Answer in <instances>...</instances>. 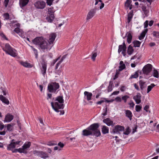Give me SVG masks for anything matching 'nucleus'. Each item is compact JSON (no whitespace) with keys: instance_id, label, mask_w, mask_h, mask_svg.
<instances>
[{"instance_id":"obj_1","label":"nucleus","mask_w":159,"mask_h":159,"mask_svg":"<svg viewBox=\"0 0 159 159\" xmlns=\"http://www.w3.org/2000/svg\"><path fill=\"white\" fill-rule=\"evenodd\" d=\"M32 42L34 44L38 46L40 50L44 52L50 50L52 48L48 42V40L43 36L35 38L32 40Z\"/></svg>"},{"instance_id":"obj_2","label":"nucleus","mask_w":159,"mask_h":159,"mask_svg":"<svg viewBox=\"0 0 159 159\" xmlns=\"http://www.w3.org/2000/svg\"><path fill=\"white\" fill-rule=\"evenodd\" d=\"M55 102H51V104L52 108L57 112H59V109H63L64 107L63 104L64 100L62 96H59L57 97Z\"/></svg>"},{"instance_id":"obj_3","label":"nucleus","mask_w":159,"mask_h":159,"mask_svg":"<svg viewBox=\"0 0 159 159\" xmlns=\"http://www.w3.org/2000/svg\"><path fill=\"white\" fill-rule=\"evenodd\" d=\"M99 126V125L98 123H94L91 125L87 128V129L92 132L93 136L96 137H98L101 135L100 131L98 129Z\"/></svg>"},{"instance_id":"obj_4","label":"nucleus","mask_w":159,"mask_h":159,"mask_svg":"<svg viewBox=\"0 0 159 159\" xmlns=\"http://www.w3.org/2000/svg\"><path fill=\"white\" fill-rule=\"evenodd\" d=\"M3 50L7 54L12 57H15L17 56L16 50L13 49L8 43L5 44V47L3 48Z\"/></svg>"},{"instance_id":"obj_5","label":"nucleus","mask_w":159,"mask_h":159,"mask_svg":"<svg viewBox=\"0 0 159 159\" xmlns=\"http://www.w3.org/2000/svg\"><path fill=\"white\" fill-rule=\"evenodd\" d=\"M59 88L58 83L52 82L48 84V89L49 91L51 93H55L56 90Z\"/></svg>"},{"instance_id":"obj_6","label":"nucleus","mask_w":159,"mask_h":159,"mask_svg":"<svg viewBox=\"0 0 159 159\" xmlns=\"http://www.w3.org/2000/svg\"><path fill=\"white\" fill-rule=\"evenodd\" d=\"M33 154L34 156H37L41 158L46 159L49 157V156L48 153L46 152L43 151H39L34 150L33 151Z\"/></svg>"},{"instance_id":"obj_7","label":"nucleus","mask_w":159,"mask_h":159,"mask_svg":"<svg viewBox=\"0 0 159 159\" xmlns=\"http://www.w3.org/2000/svg\"><path fill=\"white\" fill-rule=\"evenodd\" d=\"M152 69V66L151 64H148L143 67L142 71L143 73L146 75H149Z\"/></svg>"},{"instance_id":"obj_8","label":"nucleus","mask_w":159,"mask_h":159,"mask_svg":"<svg viewBox=\"0 0 159 159\" xmlns=\"http://www.w3.org/2000/svg\"><path fill=\"white\" fill-rule=\"evenodd\" d=\"M35 7L37 9H43L45 7V2L42 0L37 1L34 4Z\"/></svg>"},{"instance_id":"obj_9","label":"nucleus","mask_w":159,"mask_h":159,"mask_svg":"<svg viewBox=\"0 0 159 159\" xmlns=\"http://www.w3.org/2000/svg\"><path fill=\"white\" fill-rule=\"evenodd\" d=\"M41 66H40V69L41 73L43 76L44 77L46 74L47 64V62L43 60L41 62Z\"/></svg>"},{"instance_id":"obj_10","label":"nucleus","mask_w":159,"mask_h":159,"mask_svg":"<svg viewBox=\"0 0 159 159\" xmlns=\"http://www.w3.org/2000/svg\"><path fill=\"white\" fill-rule=\"evenodd\" d=\"M48 14L49 15L47 16L46 19L48 22L52 23L54 19V12L51 8L48 9Z\"/></svg>"},{"instance_id":"obj_11","label":"nucleus","mask_w":159,"mask_h":159,"mask_svg":"<svg viewBox=\"0 0 159 159\" xmlns=\"http://www.w3.org/2000/svg\"><path fill=\"white\" fill-rule=\"evenodd\" d=\"M56 36V34L55 33H52L49 36V39L48 42L49 45L51 46V48L54 45V43Z\"/></svg>"},{"instance_id":"obj_12","label":"nucleus","mask_w":159,"mask_h":159,"mask_svg":"<svg viewBox=\"0 0 159 159\" xmlns=\"http://www.w3.org/2000/svg\"><path fill=\"white\" fill-rule=\"evenodd\" d=\"M124 127L120 125H116L114 127L113 129L112 133L113 134H120V132L124 130Z\"/></svg>"},{"instance_id":"obj_13","label":"nucleus","mask_w":159,"mask_h":159,"mask_svg":"<svg viewBox=\"0 0 159 159\" xmlns=\"http://www.w3.org/2000/svg\"><path fill=\"white\" fill-rule=\"evenodd\" d=\"M126 48L125 47L123 46L122 45H120L119 46V48L118 49V52L119 54L121 52H122V54L125 56V52L126 51Z\"/></svg>"},{"instance_id":"obj_14","label":"nucleus","mask_w":159,"mask_h":159,"mask_svg":"<svg viewBox=\"0 0 159 159\" xmlns=\"http://www.w3.org/2000/svg\"><path fill=\"white\" fill-rule=\"evenodd\" d=\"M141 94L139 93H137L136 95L134 96L133 98L135 101L136 103L139 104L141 102Z\"/></svg>"},{"instance_id":"obj_15","label":"nucleus","mask_w":159,"mask_h":159,"mask_svg":"<svg viewBox=\"0 0 159 159\" xmlns=\"http://www.w3.org/2000/svg\"><path fill=\"white\" fill-rule=\"evenodd\" d=\"M13 118L14 116L13 115L10 113H7L5 116L4 121L7 122H10L13 119Z\"/></svg>"},{"instance_id":"obj_16","label":"nucleus","mask_w":159,"mask_h":159,"mask_svg":"<svg viewBox=\"0 0 159 159\" xmlns=\"http://www.w3.org/2000/svg\"><path fill=\"white\" fill-rule=\"evenodd\" d=\"M84 98L86 99L87 101H89L91 99V98L93 95L91 93L87 91H85L84 93Z\"/></svg>"},{"instance_id":"obj_17","label":"nucleus","mask_w":159,"mask_h":159,"mask_svg":"<svg viewBox=\"0 0 159 159\" xmlns=\"http://www.w3.org/2000/svg\"><path fill=\"white\" fill-rule=\"evenodd\" d=\"M96 11V9H92L88 13L86 19L87 20L91 19L94 16L95 13Z\"/></svg>"},{"instance_id":"obj_18","label":"nucleus","mask_w":159,"mask_h":159,"mask_svg":"<svg viewBox=\"0 0 159 159\" xmlns=\"http://www.w3.org/2000/svg\"><path fill=\"white\" fill-rule=\"evenodd\" d=\"M14 31L18 34L22 38H24V32L19 28H16L14 30Z\"/></svg>"},{"instance_id":"obj_19","label":"nucleus","mask_w":159,"mask_h":159,"mask_svg":"<svg viewBox=\"0 0 159 159\" xmlns=\"http://www.w3.org/2000/svg\"><path fill=\"white\" fill-rule=\"evenodd\" d=\"M82 134L85 136H88L90 135H93L92 132L90 130L88 129L87 128L86 129L83 130Z\"/></svg>"},{"instance_id":"obj_20","label":"nucleus","mask_w":159,"mask_h":159,"mask_svg":"<svg viewBox=\"0 0 159 159\" xmlns=\"http://www.w3.org/2000/svg\"><path fill=\"white\" fill-rule=\"evenodd\" d=\"M103 122L108 126L113 125V121L111 120L109 118L104 119L103 120Z\"/></svg>"},{"instance_id":"obj_21","label":"nucleus","mask_w":159,"mask_h":159,"mask_svg":"<svg viewBox=\"0 0 159 159\" xmlns=\"http://www.w3.org/2000/svg\"><path fill=\"white\" fill-rule=\"evenodd\" d=\"M15 139H13L11 141V142L7 146V149L8 150L12 151V149L16 147L14 143H13V141H14Z\"/></svg>"},{"instance_id":"obj_22","label":"nucleus","mask_w":159,"mask_h":159,"mask_svg":"<svg viewBox=\"0 0 159 159\" xmlns=\"http://www.w3.org/2000/svg\"><path fill=\"white\" fill-rule=\"evenodd\" d=\"M29 0H20L19 4L21 8L24 7L28 3Z\"/></svg>"},{"instance_id":"obj_23","label":"nucleus","mask_w":159,"mask_h":159,"mask_svg":"<svg viewBox=\"0 0 159 159\" xmlns=\"http://www.w3.org/2000/svg\"><path fill=\"white\" fill-rule=\"evenodd\" d=\"M139 84L140 86V89L143 90V89L147 87V84L146 82L142 80H140L139 81Z\"/></svg>"},{"instance_id":"obj_24","label":"nucleus","mask_w":159,"mask_h":159,"mask_svg":"<svg viewBox=\"0 0 159 159\" xmlns=\"http://www.w3.org/2000/svg\"><path fill=\"white\" fill-rule=\"evenodd\" d=\"M0 100L3 103L5 104L8 105L9 102L8 99L6 98L5 97L3 96L2 95H0Z\"/></svg>"},{"instance_id":"obj_25","label":"nucleus","mask_w":159,"mask_h":159,"mask_svg":"<svg viewBox=\"0 0 159 159\" xmlns=\"http://www.w3.org/2000/svg\"><path fill=\"white\" fill-rule=\"evenodd\" d=\"M15 125L14 123H11L5 125V126L7 127V130L9 131H11L13 130V126Z\"/></svg>"},{"instance_id":"obj_26","label":"nucleus","mask_w":159,"mask_h":159,"mask_svg":"<svg viewBox=\"0 0 159 159\" xmlns=\"http://www.w3.org/2000/svg\"><path fill=\"white\" fill-rule=\"evenodd\" d=\"M125 114L126 116L128 117L131 120L132 117V114L131 111L129 110H125Z\"/></svg>"},{"instance_id":"obj_27","label":"nucleus","mask_w":159,"mask_h":159,"mask_svg":"<svg viewBox=\"0 0 159 159\" xmlns=\"http://www.w3.org/2000/svg\"><path fill=\"white\" fill-rule=\"evenodd\" d=\"M139 72L140 74H141V73H142V71L138 70L137 71H136L134 74L131 75V76L129 78V79H132L133 78H137L138 76Z\"/></svg>"},{"instance_id":"obj_28","label":"nucleus","mask_w":159,"mask_h":159,"mask_svg":"<svg viewBox=\"0 0 159 159\" xmlns=\"http://www.w3.org/2000/svg\"><path fill=\"white\" fill-rule=\"evenodd\" d=\"M102 132L104 134L108 133H109V128L105 125L103 126L102 128Z\"/></svg>"},{"instance_id":"obj_29","label":"nucleus","mask_w":159,"mask_h":159,"mask_svg":"<svg viewBox=\"0 0 159 159\" xmlns=\"http://www.w3.org/2000/svg\"><path fill=\"white\" fill-rule=\"evenodd\" d=\"M133 16V12L132 11H131L128 15V18L127 20V22L129 23L131 20Z\"/></svg>"},{"instance_id":"obj_30","label":"nucleus","mask_w":159,"mask_h":159,"mask_svg":"<svg viewBox=\"0 0 159 159\" xmlns=\"http://www.w3.org/2000/svg\"><path fill=\"white\" fill-rule=\"evenodd\" d=\"M148 31V29H146L144 30L143 31L142 33L141 34L140 36L139 37V39L140 40H141L143 39L144 37L145 34Z\"/></svg>"},{"instance_id":"obj_31","label":"nucleus","mask_w":159,"mask_h":159,"mask_svg":"<svg viewBox=\"0 0 159 159\" xmlns=\"http://www.w3.org/2000/svg\"><path fill=\"white\" fill-rule=\"evenodd\" d=\"M126 35H127V42L128 43H130L131 42L132 38V36L130 32H127Z\"/></svg>"},{"instance_id":"obj_32","label":"nucleus","mask_w":159,"mask_h":159,"mask_svg":"<svg viewBox=\"0 0 159 159\" xmlns=\"http://www.w3.org/2000/svg\"><path fill=\"white\" fill-rule=\"evenodd\" d=\"M134 51V50L133 47L131 45H129L128 48V54L129 55H131L133 53Z\"/></svg>"},{"instance_id":"obj_33","label":"nucleus","mask_w":159,"mask_h":159,"mask_svg":"<svg viewBox=\"0 0 159 159\" xmlns=\"http://www.w3.org/2000/svg\"><path fill=\"white\" fill-rule=\"evenodd\" d=\"M20 63L21 65L26 67H31L32 65L29 63L26 62L21 61Z\"/></svg>"},{"instance_id":"obj_34","label":"nucleus","mask_w":159,"mask_h":159,"mask_svg":"<svg viewBox=\"0 0 159 159\" xmlns=\"http://www.w3.org/2000/svg\"><path fill=\"white\" fill-rule=\"evenodd\" d=\"M92 57H91V59L93 60V61H94L95 60V58L97 56V50L95 49L94 51L92 53Z\"/></svg>"},{"instance_id":"obj_35","label":"nucleus","mask_w":159,"mask_h":159,"mask_svg":"<svg viewBox=\"0 0 159 159\" xmlns=\"http://www.w3.org/2000/svg\"><path fill=\"white\" fill-rule=\"evenodd\" d=\"M131 0H126L125 2V8L127 9L131 3Z\"/></svg>"},{"instance_id":"obj_36","label":"nucleus","mask_w":159,"mask_h":159,"mask_svg":"<svg viewBox=\"0 0 159 159\" xmlns=\"http://www.w3.org/2000/svg\"><path fill=\"white\" fill-rule=\"evenodd\" d=\"M134 47H140L141 42L139 41H134L133 42Z\"/></svg>"},{"instance_id":"obj_37","label":"nucleus","mask_w":159,"mask_h":159,"mask_svg":"<svg viewBox=\"0 0 159 159\" xmlns=\"http://www.w3.org/2000/svg\"><path fill=\"white\" fill-rule=\"evenodd\" d=\"M155 85L153 84H152L148 86L147 90V93H149L152 90V89L155 87Z\"/></svg>"},{"instance_id":"obj_38","label":"nucleus","mask_w":159,"mask_h":159,"mask_svg":"<svg viewBox=\"0 0 159 159\" xmlns=\"http://www.w3.org/2000/svg\"><path fill=\"white\" fill-rule=\"evenodd\" d=\"M62 62H61V61H59V62H58L56 64V66L55 67V69L56 70L57 73V74H58L59 75L60 73L61 72V71H59V70H57V69L58 68V66L60 65L61 64V63Z\"/></svg>"},{"instance_id":"obj_39","label":"nucleus","mask_w":159,"mask_h":159,"mask_svg":"<svg viewBox=\"0 0 159 159\" xmlns=\"http://www.w3.org/2000/svg\"><path fill=\"white\" fill-rule=\"evenodd\" d=\"M30 146V143L28 142L27 143H25L24 145L22 146L25 150L26 149L29 148Z\"/></svg>"},{"instance_id":"obj_40","label":"nucleus","mask_w":159,"mask_h":159,"mask_svg":"<svg viewBox=\"0 0 159 159\" xmlns=\"http://www.w3.org/2000/svg\"><path fill=\"white\" fill-rule=\"evenodd\" d=\"M30 47L34 52V53L35 54L36 58H37L38 56V52L37 50L34 48L32 46H30Z\"/></svg>"},{"instance_id":"obj_41","label":"nucleus","mask_w":159,"mask_h":159,"mask_svg":"<svg viewBox=\"0 0 159 159\" xmlns=\"http://www.w3.org/2000/svg\"><path fill=\"white\" fill-rule=\"evenodd\" d=\"M153 76L156 78L159 77V74L158 71L155 69H154L153 73Z\"/></svg>"},{"instance_id":"obj_42","label":"nucleus","mask_w":159,"mask_h":159,"mask_svg":"<svg viewBox=\"0 0 159 159\" xmlns=\"http://www.w3.org/2000/svg\"><path fill=\"white\" fill-rule=\"evenodd\" d=\"M129 98V96L127 95H125L122 97L121 99L122 100L124 101L125 103H126L127 102V99Z\"/></svg>"},{"instance_id":"obj_43","label":"nucleus","mask_w":159,"mask_h":159,"mask_svg":"<svg viewBox=\"0 0 159 159\" xmlns=\"http://www.w3.org/2000/svg\"><path fill=\"white\" fill-rule=\"evenodd\" d=\"M18 152L20 153H24L25 154L27 153V152L26 150H25L22 147L21 148H20L18 149Z\"/></svg>"},{"instance_id":"obj_44","label":"nucleus","mask_w":159,"mask_h":159,"mask_svg":"<svg viewBox=\"0 0 159 159\" xmlns=\"http://www.w3.org/2000/svg\"><path fill=\"white\" fill-rule=\"evenodd\" d=\"M142 9L145 15L146 16L147 15V14L148 12V11L146 9V7L145 6H143L142 7Z\"/></svg>"},{"instance_id":"obj_45","label":"nucleus","mask_w":159,"mask_h":159,"mask_svg":"<svg viewBox=\"0 0 159 159\" xmlns=\"http://www.w3.org/2000/svg\"><path fill=\"white\" fill-rule=\"evenodd\" d=\"M3 17L4 18V20H8L9 19V15L8 13L7 12L4 13L3 15Z\"/></svg>"},{"instance_id":"obj_46","label":"nucleus","mask_w":159,"mask_h":159,"mask_svg":"<svg viewBox=\"0 0 159 159\" xmlns=\"http://www.w3.org/2000/svg\"><path fill=\"white\" fill-rule=\"evenodd\" d=\"M130 133L129 128L128 127H127L125 131L123 132V134L125 135H128Z\"/></svg>"},{"instance_id":"obj_47","label":"nucleus","mask_w":159,"mask_h":159,"mask_svg":"<svg viewBox=\"0 0 159 159\" xmlns=\"http://www.w3.org/2000/svg\"><path fill=\"white\" fill-rule=\"evenodd\" d=\"M142 108V107L141 106L137 105L135 106V110L137 112L140 111L141 110Z\"/></svg>"},{"instance_id":"obj_48","label":"nucleus","mask_w":159,"mask_h":159,"mask_svg":"<svg viewBox=\"0 0 159 159\" xmlns=\"http://www.w3.org/2000/svg\"><path fill=\"white\" fill-rule=\"evenodd\" d=\"M152 34L153 36L156 37L157 38H159V32L156 31H153L152 33Z\"/></svg>"},{"instance_id":"obj_49","label":"nucleus","mask_w":159,"mask_h":159,"mask_svg":"<svg viewBox=\"0 0 159 159\" xmlns=\"http://www.w3.org/2000/svg\"><path fill=\"white\" fill-rule=\"evenodd\" d=\"M54 0H47L46 3L48 5L51 6L52 4L53 1Z\"/></svg>"},{"instance_id":"obj_50","label":"nucleus","mask_w":159,"mask_h":159,"mask_svg":"<svg viewBox=\"0 0 159 159\" xmlns=\"http://www.w3.org/2000/svg\"><path fill=\"white\" fill-rule=\"evenodd\" d=\"M119 68L120 70H122L125 68V64H122L119 66Z\"/></svg>"},{"instance_id":"obj_51","label":"nucleus","mask_w":159,"mask_h":159,"mask_svg":"<svg viewBox=\"0 0 159 159\" xmlns=\"http://www.w3.org/2000/svg\"><path fill=\"white\" fill-rule=\"evenodd\" d=\"M0 36L4 39L8 40V39L6 37L4 34L2 32H0Z\"/></svg>"},{"instance_id":"obj_52","label":"nucleus","mask_w":159,"mask_h":159,"mask_svg":"<svg viewBox=\"0 0 159 159\" xmlns=\"http://www.w3.org/2000/svg\"><path fill=\"white\" fill-rule=\"evenodd\" d=\"M115 100L116 102H121L122 99L121 98L119 97H117L115 99Z\"/></svg>"},{"instance_id":"obj_53","label":"nucleus","mask_w":159,"mask_h":159,"mask_svg":"<svg viewBox=\"0 0 159 159\" xmlns=\"http://www.w3.org/2000/svg\"><path fill=\"white\" fill-rule=\"evenodd\" d=\"M112 85L110 84L108 87V92H110L112 90Z\"/></svg>"},{"instance_id":"obj_54","label":"nucleus","mask_w":159,"mask_h":159,"mask_svg":"<svg viewBox=\"0 0 159 159\" xmlns=\"http://www.w3.org/2000/svg\"><path fill=\"white\" fill-rule=\"evenodd\" d=\"M119 74V72L118 71H116L114 78H113V80H115L116 79L118 78Z\"/></svg>"},{"instance_id":"obj_55","label":"nucleus","mask_w":159,"mask_h":159,"mask_svg":"<svg viewBox=\"0 0 159 159\" xmlns=\"http://www.w3.org/2000/svg\"><path fill=\"white\" fill-rule=\"evenodd\" d=\"M21 142V141H13V143H14V144L15 145V147L17 145H19L20 143Z\"/></svg>"},{"instance_id":"obj_56","label":"nucleus","mask_w":159,"mask_h":159,"mask_svg":"<svg viewBox=\"0 0 159 159\" xmlns=\"http://www.w3.org/2000/svg\"><path fill=\"white\" fill-rule=\"evenodd\" d=\"M9 2V0H5L4 2V6L6 7H7Z\"/></svg>"},{"instance_id":"obj_57","label":"nucleus","mask_w":159,"mask_h":159,"mask_svg":"<svg viewBox=\"0 0 159 159\" xmlns=\"http://www.w3.org/2000/svg\"><path fill=\"white\" fill-rule=\"evenodd\" d=\"M148 21L146 20L144 23V28H146L148 26Z\"/></svg>"},{"instance_id":"obj_58","label":"nucleus","mask_w":159,"mask_h":159,"mask_svg":"<svg viewBox=\"0 0 159 159\" xmlns=\"http://www.w3.org/2000/svg\"><path fill=\"white\" fill-rule=\"evenodd\" d=\"M104 110V112L102 114V115L104 116H105L107 115V107H106L105 109H103Z\"/></svg>"},{"instance_id":"obj_59","label":"nucleus","mask_w":159,"mask_h":159,"mask_svg":"<svg viewBox=\"0 0 159 159\" xmlns=\"http://www.w3.org/2000/svg\"><path fill=\"white\" fill-rule=\"evenodd\" d=\"M149 108V106H148V105H146L144 108V110H145L146 112H148V109Z\"/></svg>"},{"instance_id":"obj_60","label":"nucleus","mask_w":159,"mask_h":159,"mask_svg":"<svg viewBox=\"0 0 159 159\" xmlns=\"http://www.w3.org/2000/svg\"><path fill=\"white\" fill-rule=\"evenodd\" d=\"M129 105L132 108H133L134 107V106L135 105L133 101H132L131 102H130L129 103Z\"/></svg>"},{"instance_id":"obj_61","label":"nucleus","mask_w":159,"mask_h":159,"mask_svg":"<svg viewBox=\"0 0 159 159\" xmlns=\"http://www.w3.org/2000/svg\"><path fill=\"white\" fill-rule=\"evenodd\" d=\"M66 56L67 54H66L63 56L60 61H61V62H62L63 60L66 58Z\"/></svg>"},{"instance_id":"obj_62","label":"nucleus","mask_w":159,"mask_h":159,"mask_svg":"<svg viewBox=\"0 0 159 159\" xmlns=\"http://www.w3.org/2000/svg\"><path fill=\"white\" fill-rule=\"evenodd\" d=\"M58 145L61 148H63L64 146V145L63 143H61V142H59L58 143Z\"/></svg>"},{"instance_id":"obj_63","label":"nucleus","mask_w":159,"mask_h":159,"mask_svg":"<svg viewBox=\"0 0 159 159\" xmlns=\"http://www.w3.org/2000/svg\"><path fill=\"white\" fill-rule=\"evenodd\" d=\"M60 56L56 59L54 60L53 61V65H54L56 62L60 59Z\"/></svg>"},{"instance_id":"obj_64","label":"nucleus","mask_w":159,"mask_h":159,"mask_svg":"<svg viewBox=\"0 0 159 159\" xmlns=\"http://www.w3.org/2000/svg\"><path fill=\"white\" fill-rule=\"evenodd\" d=\"M134 87L135 89H136L137 90L139 91V86L136 84H134Z\"/></svg>"}]
</instances>
